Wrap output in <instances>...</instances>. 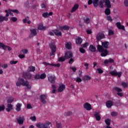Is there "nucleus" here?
Wrapping results in <instances>:
<instances>
[{"instance_id":"052dcab7","label":"nucleus","mask_w":128,"mask_h":128,"mask_svg":"<svg viewBox=\"0 0 128 128\" xmlns=\"http://www.w3.org/2000/svg\"><path fill=\"white\" fill-rule=\"evenodd\" d=\"M76 82H82V78H76Z\"/></svg>"},{"instance_id":"412c9836","label":"nucleus","mask_w":128,"mask_h":128,"mask_svg":"<svg viewBox=\"0 0 128 128\" xmlns=\"http://www.w3.org/2000/svg\"><path fill=\"white\" fill-rule=\"evenodd\" d=\"M13 108H12V104H7V108H6V112H10L12 110H13Z\"/></svg>"},{"instance_id":"a18cd8bd","label":"nucleus","mask_w":128,"mask_h":128,"mask_svg":"<svg viewBox=\"0 0 128 128\" xmlns=\"http://www.w3.org/2000/svg\"><path fill=\"white\" fill-rule=\"evenodd\" d=\"M89 45H90V44H88V42H86L84 44H83L82 46V47L83 48H88V46Z\"/></svg>"},{"instance_id":"423d86ee","label":"nucleus","mask_w":128,"mask_h":128,"mask_svg":"<svg viewBox=\"0 0 128 128\" xmlns=\"http://www.w3.org/2000/svg\"><path fill=\"white\" fill-rule=\"evenodd\" d=\"M50 48L52 50V53L50 54V58H54V52H56V47L54 44L50 45Z\"/></svg>"},{"instance_id":"680f3d73","label":"nucleus","mask_w":128,"mask_h":128,"mask_svg":"<svg viewBox=\"0 0 128 128\" xmlns=\"http://www.w3.org/2000/svg\"><path fill=\"white\" fill-rule=\"evenodd\" d=\"M107 20L109 22H112V17L110 16H108Z\"/></svg>"},{"instance_id":"49530a36","label":"nucleus","mask_w":128,"mask_h":128,"mask_svg":"<svg viewBox=\"0 0 128 128\" xmlns=\"http://www.w3.org/2000/svg\"><path fill=\"white\" fill-rule=\"evenodd\" d=\"M105 122L107 124V126H110V119L106 120Z\"/></svg>"},{"instance_id":"4d7b16f0","label":"nucleus","mask_w":128,"mask_h":128,"mask_svg":"<svg viewBox=\"0 0 128 128\" xmlns=\"http://www.w3.org/2000/svg\"><path fill=\"white\" fill-rule=\"evenodd\" d=\"M112 34H114V31H112V30H108V35L112 36Z\"/></svg>"},{"instance_id":"5fc2aeb1","label":"nucleus","mask_w":128,"mask_h":128,"mask_svg":"<svg viewBox=\"0 0 128 128\" xmlns=\"http://www.w3.org/2000/svg\"><path fill=\"white\" fill-rule=\"evenodd\" d=\"M111 116H118V112H111Z\"/></svg>"},{"instance_id":"7c9ffc66","label":"nucleus","mask_w":128,"mask_h":128,"mask_svg":"<svg viewBox=\"0 0 128 128\" xmlns=\"http://www.w3.org/2000/svg\"><path fill=\"white\" fill-rule=\"evenodd\" d=\"M20 108H22V104L18 103L16 105V112L20 111Z\"/></svg>"},{"instance_id":"79ce46f5","label":"nucleus","mask_w":128,"mask_h":128,"mask_svg":"<svg viewBox=\"0 0 128 128\" xmlns=\"http://www.w3.org/2000/svg\"><path fill=\"white\" fill-rule=\"evenodd\" d=\"M66 58H64V57H60L58 59V62H64V60H66Z\"/></svg>"},{"instance_id":"c756f323","label":"nucleus","mask_w":128,"mask_h":128,"mask_svg":"<svg viewBox=\"0 0 128 128\" xmlns=\"http://www.w3.org/2000/svg\"><path fill=\"white\" fill-rule=\"evenodd\" d=\"M66 48H68V50H72V43L70 42H66Z\"/></svg>"},{"instance_id":"c03bdc74","label":"nucleus","mask_w":128,"mask_h":128,"mask_svg":"<svg viewBox=\"0 0 128 128\" xmlns=\"http://www.w3.org/2000/svg\"><path fill=\"white\" fill-rule=\"evenodd\" d=\"M83 80H90V76H86L84 77Z\"/></svg>"},{"instance_id":"b1692460","label":"nucleus","mask_w":128,"mask_h":128,"mask_svg":"<svg viewBox=\"0 0 128 128\" xmlns=\"http://www.w3.org/2000/svg\"><path fill=\"white\" fill-rule=\"evenodd\" d=\"M54 34L58 36H62V32L58 30H54Z\"/></svg>"},{"instance_id":"a211bd4d","label":"nucleus","mask_w":128,"mask_h":128,"mask_svg":"<svg viewBox=\"0 0 128 128\" xmlns=\"http://www.w3.org/2000/svg\"><path fill=\"white\" fill-rule=\"evenodd\" d=\"M48 80L51 84H54L56 82V77L54 76H50L48 77Z\"/></svg>"},{"instance_id":"8fccbe9b","label":"nucleus","mask_w":128,"mask_h":128,"mask_svg":"<svg viewBox=\"0 0 128 128\" xmlns=\"http://www.w3.org/2000/svg\"><path fill=\"white\" fill-rule=\"evenodd\" d=\"M11 50L12 48L8 46H5V47H4V50Z\"/></svg>"},{"instance_id":"72a5a7b5","label":"nucleus","mask_w":128,"mask_h":128,"mask_svg":"<svg viewBox=\"0 0 128 128\" xmlns=\"http://www.w3.org/2000/svg\"><path fill=\"white\" fill-rule=\"evenodd\" d=\"M90 50L92 52H94L96 50V47L94 46L93 45H90L89 48Z\"/></svg>"},{"instance_id":"338daca9","label":"nucleus","mask_w":128,"mask_h":128,"mask_svg":"<svg viewBox=\"0 0 128 128\" xmlns=\"http://www.w3.org/2000/svg\"><path fill=\"white\" fill-rule=\"evenodd\" d=\"M124 4L126 6H128V0H125L124 1Z\"/></svg>"},{"instance_id":"2f4dec72","label":"nucleus","mask_w":128,"mask_h":128,"mask_svg":"<svg viewBox=\"0 0 128 128\" xmlns=\"http://www.w3.org/2000/svg\"><path fill=\"white\" fill-rule=\"evenodd\" d=\"M107 108H111L112 106V102L109 100L106 102Z\"/></svg>"},{"instance_id":"473e14b6","label":"nucleus","mask_w":128,"mask_h":128,"mask_svg":"<svg viewBox=\"0 0 128 128\" xmlns=\"http://www.w3.org/2000/svg\"><path fill=\"white\" fill-rule=\"evenodd\" d=\"M24 119L23 118H18V124H24Z\"/></svg>"},{"instance_id":"39448f33","label":"nucleus","mask_w":128,"mask_h":128,"mask_svg":"<svg viewBox=\"0 0 128 128\" xmlns=\"http://www.w3.org/2000/svg\"><path fill=\"white\" fill-rule=\"evenodd\" d=\"M5 12L6 13V16H8L10 15V16H14L12 14V12H15L16 14H20V12H18V10H10L9 9L8 10H6Z\"/></svg>"},{"instance_id":"f8f14e48","label":"nucleus","mask_w":128,"mask_h":128,"mask_svg":"<svg viewBox=\"0 0 128 128\" xmlns=\"http://www.w3.org/2000/svg\"><path fill=\"white\" fill-rule=\"evenodd\" d=\"M83 106L86 110H92V105L89 103L86 102Z\"/></svg>"},{"instance_id":"f3484780","label":"nucleus","mask_w":128,"mask_h":128,"mask_svg":"<svg viewBox=\"0 0 128 128\" xmlns=\"http://www.w3.org/2000/svg\"><path fill=\"white\" fill-rule=\"evenodd\" d=\"M114 62V59L110 58L109 59H106L104 60V64H112V62Z\"/></svg>"},{"instance_id":"4c0bfd02","label":"nucleus","mask_w":128,"mask_h":128,"mask_svg":"<svg viewBox=\"0 0 128 128\" xmlns=\"http://www.w3.org/2000/svg\"><path fill=\"white\" fill-rule=\"evenodd\" d=\"M14 98L12 97H10L9 98L8 100H7V102L8 104H12V102H14Z\"/></svg>"},{"instance_id":"7ed1b4c3","label":"nucleus","mask_w":128,"mask_h":128,"mask_svg":"<svg viewBox=\"0 0 128 128\" xmlns=\"http://www.w3.org/2000/svg\"><path fill=\"white\" fill-rule=\"evenodd\" d=\"M98 50L100 52H101V56H106L108 54V51L106 49H104L102 46L100 45L98 46Z\"/></svg>"},{"instance_id":"393cba45","label":"nucleus","mask_w":128,"mask_h":128,"mask_svg":"<svg viewBox=\"0 0 128 128\" xmlns=\"http://www.w3.org/2000/svg\"><path fill=\"white\" fill-rule=\"evenodd\" d=\"M38 30H44L46 28V27L44 26V25L42 24H40L38 26Z\"/></svg>"},{"instance_id":"a19ab883","label":"nucleus","mask_w":128,"mask_h":128,"mask_svg":"<svg viewBox=\"0 0 128 128\" xmlns=\"http://www.w3.org/2000/svg\"><path fill=\"white\" fill-rule=\"evenodd\" d=\"M110 8H106L105 10V14H106L108 15L110 14Z\"/></svg>"},{"instance_id":"0e129e2a","label":"nucleus","mask_w":128,"mask_h":128,"mask_svg":"<svg viewBox=\"0 0 128 128\" xmlns=\"http://www.w3.org/2000/svg\"><path fill=\"white\" fill-rule=\"evenodd\" d=\"M34 78L35 80H40V75L36 74L34 76Z\"/></svg>"},{"instance_id":"c9c22d12","label":"nucleus","mask_w":128,"mask_h":128,"mask_svg":"<svg viewBox=\"0 0 128 128\" xmlns=\"http://www.w3.org/2000/svg\"><path fill=\"white\" fill-rule=\"evenodd\" d=\"M34 70H36V68L32 66L28 67V72H34Z\"/></svg>"},{"instance_id":"6e6d98bb","label":"nucleus","mask_w":128,"mask_h":128,"mask_svg":"<svg viewBox=\"0 0 128 128\" xmlns=\"http://www.w3.org/2000/svg\"><path fill=\"white\" fill-rule=\"evenodd\" d=\"M11 20L14 22H16V20H18V18L16 17H12L11 18Z\"/></svg>"},{"instance_id":"603ef678","label":"nucleus","mask_w":128,"mask_h":128,"mask_svg":"<svg viewBox=\"0 0 128 128\" xmlns=\"http://www.w3.org/2000/svg\"><path fill=\"white\" fill-rule=\"evenodd\" d=\"M25 56L24 54H21L18 55V58H24Z\"/></svg>"},{"instance_id":"bf43d9fd","label":"nucleus","mask_w":128,"mask_h":128,"mask_svg":"<svg viewBox=\"0 0 128 128\" xmlns=\"http://www.w3.org/2000/svg\"><path fill=\"white\" fill-rule=\"evenodd\" d=\"M5 47H6V46L4 45V44L0 42V48H2L3 50H4Z\"/></svg>"},{"instance_id":"3c124183","label":"nucleus","mask_w":128,"mask_h":128,"mask_svg":"<svg viewBox=\"0 0 128 128\" xmlns=\"http://www.w3.org/2000/svg\"><path fill=\"white\" fill-rule=\"evenodd\" d=\"M96 70L98 72V74H102V72H104V70H102L100 68H97Z\"/></svg>"},{"instance_id":"0eeeda50","label":"nucleus","mask_w":128,"mask_h":128,"mask_svg":"<svg viewBox=\"0 0 128 128\" xmlns=\"http://www.w3.org/2000/svg\"><path fill=\"white\" fill-rule=\"evenodd\" d=\"M30 34L29 36V38H34V36H36L38 34V32H36V29H31L30 30Z\"/></svg>"},{"instance_id":"a878e982","label":"nucleus","mask_w":128,"mask_h":128,"mask_svg":"<svg viewBox=\"0 0 128 128\" xmlns=\"http://www.w3.org/2000/svg\"><path fill=\"white\" fill-rule=\"evenodd\" d=\"M49 16H52V12H50L49 13L45 12L42 14L43 18H48Z\"/></svg>"},{"instance_id":"4468645a","label":"nucleus","mask_w":128,"mask_h":128,"mask_svg":"<svg viewBox=\"0 0 128 128\" xmlns=\"http://www.w3.org/2000/svg\"><path fill=\"white\" fill-rule=\"evenodd\" d=\"M43 64H44L45 66H56L57 68H60V64H50L48 63H47L46 62H43Z\"/></svg>"},{"instance_id":"de8ad7c7","label":"nucleus","mask_w":128,"mask_h":128,"mask_svg":"<svg viewBox=\"0 0 128 128\" xmlns=\"http://www.w3.org/2000/svg\"><path fill=\"white\" fill-rule=\"evenodd\" d=\"M80 52H81L82 54H84L86 52V50L82 47H81L80 48Z\"/></svg>"},{"instance_id":"20e7f679","label":"nucleus","mask_w":128,"mask_h":128,"mask_svg":"<svg viewBox=\"0 0 128 128\" xmlns=\"http://www.w3.org/2000/svg\"><path fill=\"white\" fill-rule=\"evenodd\" d=\"M52 122H46L44 124L42 123H38L36 124V128H48L49 126H52Z\"/></svg>"},{"instance_id":"f257e3e1","label":"nucleus","mask_w":128,"mask_h":128,"mask_svg":"<svg viewBox=\"0 0 128 128\" xmlns=\"http://www.w3.org/2000/svg\"><path fill=\"white\" fill-rule=\"evenodd\" d=\"M21 84H22V86H26L27 88H28V90H30V88H32V86L28 82L24 81L22 78H20L16 82V86H20Z\"/></svg>"},{"instance_id":"13d9d810","label":"nucleus","mask_w":128,"mask_h":128,"mask_svg":"<svg viewBox=\"0 0 128 128\" xmlns=\"http://www.w3.org/2000/svg\"><path fill=\"white\" fill-rule=\"evenodd\" d=\"M10 64H18V61L11 60Z\"/></svg>"},{"instance_id":"6e6552de","label":"nucleus","mask_w":128,"mask_h":128,"mask_svg":"<svg viewBox=\"0 0 128 128\" xmlns=\"http://www.w3.org/2000/svg\"><path fill=\"white\" fill-rule=\"evenodd\" d=\"M110 74L111 76H117L118 78H120L122 74V72H117L116 70L110 71Z\"/></svg>"},{"instance_id":"1a4fd4ad","label":"nucleus","mask_w":128,"mask_h":128,"mask_svg":"<svg viewBox=\"0 0 128 128\" xmlns=\"http://www.w3.org/2000/svg\"><path fill=\"white\" fill-rule=\"evenodd\" d=\"M66 90V85L64 84H60L58 87V92H62Z\"/></svg>"},{"instance_id":"774afa93","label":"nucleus","mask_w":128,"mask_h":128,"mask_svg":"<svg viewBox=\"0 0 128 128\" xmlns=\"http://www.w3.org/2000/svg\"><path fill=\"white\" fill-rule=\"evenodd\" d=\"M8 65L6 64H4L2 66V68H8Z\"/></svg>"},{"instance_id":"ea45409f","label":"nucleus","mask_w":128,"mask_h":128,"mask_svg":"<svg viewBox=\"0 0 128 128\" xmlns=\"http://www.w3.org/2000/svg\"><path fill=\"white\" fill-rule=\"evenodd\" d=\"M52 94H56V85H52Z\"/></svg>"},{"instance_id":"58836bf2","label":"nucleus","mask_w":128,"mask_h":128,"mask_svg":"<svg viewBox=\"0 0 128 128\" xmlns=\"http://www.w3.org/2000/svg\"><path fill=\"white\" fill-rule=\"evenodd\" d=\"M28 52V50L27 49H24L20 51V54H26Z\"/></svg>"},{"instance_id":"09e8293b","label":"nucleus","mask_w":128,"mask_h":128,"mask_svg":"<svg viewBox=\"0 0 128 128\" xmlns=\"http://www.w3.org/2000/svg\"><path fill=\"white\" fill-rule=\"evenodd\" d=\"M40 76L41 80H44V78H46V74H42Z\"/></svg>"},{"instance_id":"f03ea898","label":"nucleus","mask_w":128,"mask_h":128,"mask_svg":"<svg viewBox=\"0 0 128 128\" xmlns=\"http://www.w3.org/2000/svg\"><path fill=\"white\" fill-rule=\"evenodd\" d=\"M100 8H104L106 6L108 8H110L112 4H110V0H101L100 2Z\"/></svg>"},{"instance_id":"5701e85b","label":"nucleus","mask_w":128,"mask_h":128,"mask_svg":"<svg viewBox=\"0 0 128 128\" xmlns=\"http://www.w3.org/2000/svg\"><path fill=\"white\" fill-rule=\"evenodd\" d=\"M78 8V4H75L72 9L71 10V12H74Z\"/></svg>"},{"instance_id":"c85d7f7f","label":"nucleus","mask_w":128,"mask_h":128,"mask_svg":"<svg viewBox=\"0 0 128 128\" xmlns=\"http://www.w3.org/2000/svg\"><path fill=\"white\" fill-rule=\"evenodd\" d=\"M94 116L96 120H100V113L96 112L94 114Z\"/></svg>"},{"instance_id":"aec40b11","label":"nucleus","mask_w":128,"mask_h":128,"mask_svg":"<svg viewBox=\"0 0 128 128\" xmlns=\"http://www.w3.org/2000/svg\"><path fill=\"white\" fill-rule=\"evenodd\" d=\"M40 100L43 104H46V96L45 95H42Z\"/></svg>"},{"instance_id":"bb28decb","label":"nucleus","mask_w":128,"mask_h":128,"mask_svg":"<svg viewBox=\"0 0 128 128\" xmlns=\"http://www.w3.org/2000/svg\"><path fill=\"white\" fill-rule=\"evenodd\" d=\"M23 22L24 24H30V20L28 17H26L23 19Z\"/></svg>"},{"instance_id":"4be33fe9","label":"nucleus","mask_w":128,"mask_h":128,"mask_svg":"<svg viewBox=\"0 0 128 128\" xmlns=\"http://www.w3.org/2000/svg\"><path fill=\"white\" fill-rule=\"evenodd\" d=\"M23 78H24L26 80H28L32 78V74L28 73H24L23 74Z\"/></svg>"},{"instance_id":"cd10ccee","label":"nucleus","mask_w":128,"mask_h":128,"mask_svg":"<svg viewBox=\"0 0 128 128\" xmlns=\"http://www.w3.org/2000/svg\"><path fill=\"white\" fill-rule=\"evenodd\" d=\"M82 42V40L80 38H77L76 40V44H80Z\"/></svg>"},{"instance_id":"37998d69","label":"nucleus","mask_w":128,"mask_h":128,"mask_svg":"<svg viewBox=\"0 0 128 128\" xmlns=\"http://www.w3.org/2000/svg\"><path fill=\"white\" fill-rule=\"evenodd\" d=\"M121 84L123 88H128V84L126 82H122Z\"/></svg>"},{"instance_id":"2eb2a0df","label":"nucleus","mask_w":128,"mask_h":128,"mask_svg":"<svg viewBox=\"0 0 128 128\" xmlns=\"http://www.w3.org/2000/svg\"><path fill=\"white\" fill-rule=\"evenodd\" d=\"M116 26L118 28V30H126V29L124 28V26L120 24V22H116Z\"/></svg>"},{"instance_id":"864d4df0","label":"nucleus","mask_w":128,"mask_h":128,"mask_svg":"<svg viewBox=\"0 0 128 128\" xmlns=\"http://www.w3.org/2000/svg\"><path fill=\"white\" fill-rule=\"evenodd\" d=\"M30 119L31 120L35 122V120H36V116H32L30 118Z\"/></svg>"},{"instance_id":"6ab92c4d","label":"nucleus","mask_w":128,"mask_h":128,"mask_svg":"<svg viewBox=\"0 0 128 128\" xmlns=\"http://www.w3.org/2000/svg\"><path fill=\"white\" fill-rule=\"evenodd\" d=\"M102 46L104 48H108L110 43L108 42L105 41L102 42Z\"/></svg>"},{"instance_id":"9d476101","label":"nucleus","mask_w":128,"mask_h":128,"mask_svg":"<svg viewBox=\"0 0 128 128\" xmlns=\"http://www.w3.org/2000/svg\"><path fill=\"white\" fill-rule=\"evenodd\" d=\"M98 0H88V4L90 5L93 4L94 6H98Z\"/></svg>"},{"instance_id":"dca6fc26","label":"nucleus","mask_w":128,"mask_h":128,"mask_svg":"<svg viewBox=\"0 0 128 128\" xmlns=\"http://www.w3.org/2000/svg\"><path fill=\"white\" fill-rule=\"evenodd\" d=\"M60 30H70V26H64L59 27Z\"/></svg>"},{"instance_id":"f704fd0d","label":"nucleus","mask_w":128,"mask_h":128,"mask_svg":"<svg viewBox=\"0 0 128 128\" xmlns=\"http://www.w3.org/2000/svg\"><path fill=\"white\" fill-rule=\"evenodd\" d=\"M4 20L7 22V20H8V18L6 16H0V22H4Z\"/></svg>"},{"instance_id":"ddd939ff","label":"nucleus","mask_w":128,"mask_h":128,"mask_svg":"<svg viewBox=\"0 0 128 128\" xmlns=\"http://www.w3.org/2000/svg\"><path fill=\"white\" fill-rule=\"evenodd\" d=\"M105 38L106 36L104 34L99 33L98 34H97L96 40H102V38Z\"/></svg>"},{"instance_id":"e433bc0d","label":"nucleus","mask_w":128,"mask_h":128,"mask_svg":"<svg viewBox=\"0 0 128 128\" xmlns=\"http://www.w3.org/2000/svg\"><path fill=\"white\" fill-rule=\"evenodd\" d=\"M114 92H122V89L120 88H118V87H114L113 88Z\"/></svg>"},{"instance_id":"e2e57ef3","label":"nucleus","mask_w":128,"mask_h":128,"mask_svg":"<svg viewBox=\"0 0 128 128\" xmlns=\"http://www.w3.org/2000/svg\"><path fill=\"white\" fill-rule=\"evenodd\" d=\"M70 70H72L73 72H76V68L74 66L70 67Z\"/></svg>"},{"instance_id":"9b49d317","label":"nucleus","mask_w":128,"mask_h":128,"mask_svg":"<svg viewBox=\"0 0 128 128\" xmlns=\"http://www.w3.org/2000/svg\"><path fill=\"white\" fill-rule=\"evenodd\" d=\"M64 58L66 60H68V58H72V53L71 52H66L64 54Z\"/></svg>"},{"instance_id":"69168bd1","label":"nucleus","mask_w":128,"mask_h":128,"mask_svg":"<svg viewBox=\"0 0 128 128\" xmlns=\"http://www.w3.org/2000/svg\"><path fill=\"white\" fill-rule=\"evenodd\" d=\"M56 128H62V124L60 123L56 124Z\"/></svg>"}]
</instances>
